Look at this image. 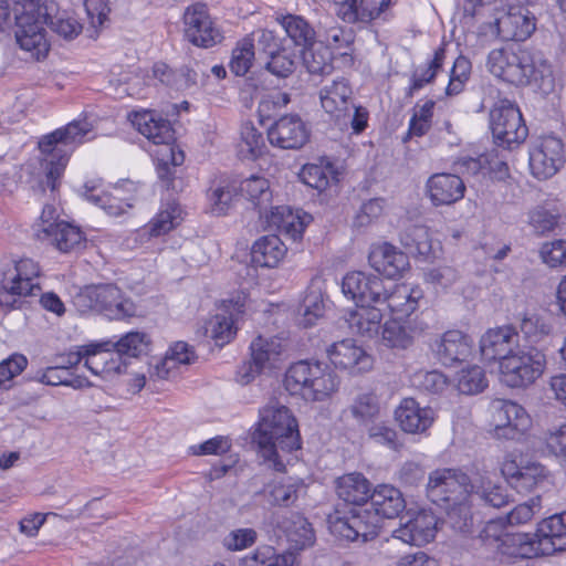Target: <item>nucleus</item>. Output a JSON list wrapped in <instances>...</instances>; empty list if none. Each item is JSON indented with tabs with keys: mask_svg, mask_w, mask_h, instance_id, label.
<instances>
[{
	"mask_svg": "<svg viewBox=\"0 0 566 566\" xmlns=\"http://www.w3.org/2000/svg\"><path fill=\"white\" fill-rule=\"evenodd\" d=\"M371 510L382 518H395L406 507L402 493L392 485L381 484L374 489L370 496Z\"/></svg>",
	"mask_w": 566,
	"mask_h": 566,
	"instance_id": "473e14b6",
	"label": "nucleus"
},
{
	"mask_svg": "<svg viewBox=\"0 0 566 566\" xmlns=\"http://www.w3.org/2000/svg\"><path fill=\"white\" fill-rule=\"evenodd\" d=\"M520 347L518 332L510 325L490 328L480 339V352L484 360L499 361V366Z\"/></svg>",
	"mask_w": 566,
	"mask_h": 566,
	"instance_id": "a211bd4d",
	"label": "nucleus"
},
{
	"mask_svg": "<svg viewBox=\"0 0 566 566\" xmlns=\"http://www.w3.org/2000/svg\"><path fill=\"white\" fill-rule=\"evenodd\" d=\"M514 46L492 50L486 60L489 72L509 83V69H512V57H514Z\"/></svg>",
	"mask_w": 566,
	"mask_h": 566,
	"instance_id": "5fc2aeb1",
	"label": "nucleus"
},
{
	"mask_svg": "<svg viewBox=\"0 0 566 566\" xmlns=\"http://www.w3.org/2000/svg\"><path fill=\"white\" fill-rule=\"evenodd\" d=\"M416 328L409 322L394 318L385 322L381 328V344L391 349H407L412 346Z\"/></svg>",
	"mask_w": 566,
	"mask_h": 566,
	"instance_id": "4c0bfd02",
	"label": "nucleus"
},
{
	"mask_svg": "<svg viewBox=\"0 0 566 566\" xmlns=\"http://www.w3.org/2000/svg\"><path fill=\"white\" fill-rule=\"evenodd\" d=\"M84 198L95 206L102 208L111 217H119L124 214L127 209L134 207V197H124V190H136L134 182L127 180L120 186L114 187L113 192L96 193V186L84 185Z\"/></svg>",
	"mask_w": 566,
	"mask_h": 566,
	"instance_id": "b1692460",
	"label": "nucleus"
},
{
	"mask_svg": "<svg viewBox=\"0 0 566 566\" xmlns=\"http://www.w3.org/2000/svg\"><path fill=\"white\" fill-rule=\"evenodd\" d=\"M40 275V266L31 259H21L15 263V275L10 279L17 284L13 290L28 295H36L40 291V284L36 282Z\"/></svg>",
	"mask_w": 566,
	"mask_h": 566,
	"instance_id": "a19ab883",
	"label": "nucleus"
},
{
	"mask_svg": "<svg viewBox=\"0 0 566 566\" xmlns=\"http://www.w3.org/2000/svg\"><path fill=\"white\" fill-rule=\"evenodd\" d=\"M564 163V144L554 136L539 138L530 150V168L537 179L553 177Z\"/></svg>",
	"mask_w": 566,
	"mask_h": 566,
	"instance_id": "4468645a",
	"label": "nucleus"
},
{
	"mask_svg": "<svg viewBox=\"0 0 566 566\" xmlns=\"http://www.w3.org/2000/svg\"><path fill=\"white\" fill-rule=\"evenodd\" d=\"M499 553L514 558L544 556L536 535L531 533H506L492 539Z\"/></svg>",
	"mask_w": 566,
	"mask_h": 566,
	"instance_id": "c85d7f7f",
	"label": "nucleus"
},
{
	"mask_svg": "<svg viewBox=\"0 0 566 566\" xmlns=\"http://www.w3.org/2000/svg\"><path fill=\"white\" fill-rule=\"evenodd\" d=\"M545 353L532 345L520 346L499 366L502 381L511 388H526L541 378L546 369Z\"/></svg>",
	"mask_w": 566,
	"mask_h": 566,
	"instance_id": "0eeeda50",
	"label": "nucleus"
},
{
	"mask_svg": "<svg viewBox=\"0 0 566 566\" xmlns=\"http://www.w3.org/2000/svg\"><path fill=\"white\" fill-rule=\"evenodd\" d=\"M310 138V132L303 119L296 114L280 117L269 129L271 145L282 149H300Z\"/></svg>",
	"mask_w": 566,
	"mask_h": 566,
	"instance_id": "6ab92c4d",
	"label": "nucleus"
},
{
	"mask_svg": "<svg viewBox=\"0 0 566 566\" xmlns=\"http://www.w3.org/2000/svg\"><path fill=\"white\" fill-rule=\"evenodd\" d=\"M385 208V200L381 198H373L364 202L354 218V227L365 228L377 221Z\"/></svg>",
	"mask_w": 566,
	"mask_h": 566,
	"instance_id": "774afa93",
	"label": "nucleus"
},
{
	"mask_svg": "<svg viewBox=\"0 0 566 566\" xmlns=\"http://www.w3.org/2000/svg\"><path fill=\"white\" fill-rule=\"evenodd\" d=\"M342 291L357 306H371V304L381 303L386 292V283L378 275L355 271L344 276Z\"/></svg>",
	"mask_w": 566,
	"mask_h": 566,
	"instance_id": "dca6fc26",
	"label": "nucleus"
},
{
	"mask_svg": "<svg viewBox=\"0 0 566 566\" xmlns=\"http://www.w3.org/2000/svg\"><path fill=\"white\" fill-rule=\"evenodd\" d=\"M13 12L18 44L24 51H34L38 59L49 50L45 24L64 39H73L81 32V25L74 19L52 17L46 6L34 0H17Z\"/></svg>",
	"mask_w": 566,
	"mask_h": 566,
	"instance_id": "f03ea898",
	"label": "nucleus"
},
{
	"mask_svg": "<svg viewBox=\"0 0 566 566\" xmlns=\"http://www.w3.org/2000/svg\"><path fill=\"white\" fill-rule=\"evenodd\" d=\"M352 88L345 78L335 80L319 92L321 104L337 125H347L350 117Z\"/></svg>",
	"mask_w": 566,
	"mask_h": 566,
	"instance_id": "5701e85b",
	"label": "nucleus"
},
{
	"mask_svg": "<svg viewBox=\"0 0 566 566\" xmlns=\"http://www.w3.org/2000/svg\"><path fill=\"white\" fill-rule=\"evenodd\" d=\"M395 418L405 432L421 433L433 423L434 411L430 407H421L413 398H405L395 410Z\"/></svg>",
	"mask_w": 566,
	"mask_h": 566,
	"instance_id": "cd10ccee",
	"label": "nucleus"
},
{
	"mask_svg": "<svg viewBox=\"0 0 566 566\" xmlns=\"http://www.w3.org/2000/svg\"><path fill=\"white\" fill-rule=\"evenodd\" d=\"M426 192L433 206H450L464 197L465 185L457 174H433L426 182Z\"/></svg>",
	"mask_w": 566,
	"mask_h": 566,
	"instance_id": "393cba45",
	"label": "nucleus"
},
{
	"mask_svg": "<svg viewBox=\"0 0 566 566\" xmlns=\"http://www.w3.org/2000/svg\"><path fill=\"white\" fill-rule=\"evenodd\" d=\"M91 132L92 124L86 119L73 120L65 127L59 128L40 139L39 148L43 155L41 160L43 178L39 180L40 191L45 192L46 189H50L54 192L57 190L70 154L77 145L87 139Z\"/></svg>",
	"mask_w": 566,
	"mask_h": 566,
	"instance_id": "7ed1b4c3",
	"label": "nucleus"
},
{
	"mask_svg": "<svg viewBox=\"0 0 566 566\" xmlns=\"http://www.w3.org/2000/svg\"><path fill=\"white\" fill-rule=\"evenodd\" d=\"M471 484L465 473L453 469H438L429 475L427 496L441 509L449 504H459L470 497Z\"/></svg>",
	"mask_w": 566,
	"mask_h": 566,
	"instance_id": "9d476101",
	"label": "nucleus"
},
{
	"mask_svg": "<svg viewBox=\"0 0 566 566\" xmlns=\"http://www.w3.org/2000/svg\"><path fill=\"white\" fill-rule=\"evenodd\" d=\"M457 387L461 394L476 395L488 387V380L483 368L471 366L461 369L457 375Z\"/></svg>",
	"mask_w": 566,
	"mask_h": 566,
	"instance_id": "603ef678",
	"label": "nucleus"
},
{
	"mask_svg": "<svg viewBox=\"0 0 566 566\" xmlns=\"http://www.w3.org/2000/svg\"><path fill=\"white\" fill-rule=\"evenodd\" d=\"M251 357L263 369H272L282 360L284 346L280 338L258 336L250 345Z\"/></svg>",
	"mask_w": 566,
	"mask_h": 566,
	"instance_id": "e433bc0d",
	"label": "nucleus"
},
{
	"mask_svg": "<svg viewBox=\"0 0 566 566\" xmlns=\"http://www.w3.org/2000/svg\"><path fill=\"white\" fill-rule=\"evenodd\" d=\"M284 531L291 546L295 549H304L314 544V530L302 515H292L291 520L285 523Z\"/></svg>",
	"mask_w": 566,
	"mask_h": 566,
	"instance_id": "37998d69",
	"label": "nucleus"
},
{
	"mask_svg": "<svg viewBox=\"0 0 566 566\" xmlns=\"http://www.w3.org/2000/svg\"><path fill=\"white\" fill-rule=\"evenodd\" d=\"M129 119L148 140L163 146L158 154L157 174L165 182V187L170 188L175 178V168L185 160L184 153L174 146L175 136L170 122L155 111L148 109L130 114Z\"/></svg>",
	"mask_w": 566,
	"mask_h": 566,
	"instance_id": "20e7f679",
	"label": "nucleus"
},
{
	"mask_svg": "<svg viewBox=\"0 0 566 566\" xmlns=\"http://www.w3.org/2000/svg\"><path fill=\"white\" fill-rule=\"evenodd\" d=\"M471 69V62L465 56L460 55L455 59L450 74V81L447 86L448 95H457L462 92L465 82L470 77Z\"/></svg>",
	"mask_w": 566,
	"mask_h": 566,
	"instance_id": "338daca9",
	"label": "nucleus"
},
{
	"mask_svg": "<svg viewBox=\"0 0 566 566\" xmlns=\"http://www.w3.org/2000/svg\"><path fill=\"white\" fill-rule=\"evenodd\" d=\"M180 207L169 201L147 224V230L151 237L166 234L174 229L180 219Z\"/></svg>",
	"mask_w": 566,
	"mask_h": 566,
	"instance_id": "3c124183",
	"label": "nucleus"
},
{
	"mask_svg": "<svg viewBox=\"0 0 566 566\" xmlns=\"http://www.w3.org/2000/svg\"><path fill=\"white\" fill-rule=\"evenodd\" d=\"M268 488L272 504L290 506L297 500L298 491L303 488V482L300 479L287 478L274 482Z\"/></svg>",
	"mask_w": 566,
	"mask_h": 566,
	"instance_id": "09e8293b",
	"label": "nucleus"
},
{
	"mask_svg": "<svg viewBox=\"0 0 566 566\" xmlns=\"http://www.w3.org/2000/svg\"><path fill=\"white\" fill-rule=\"evenodd\" d=\"M241 196L249 200L260 213L266 211L271 205L272 191L269 180L261 176H251L241 181L239 187Z\"/></svg>",
	"mask_w": 566,
	"mask_h": 566,
	"instance_id": "58836bf2",
	"label": "nucleus"
},
{
	"mask_svg": "<svg viewBox=\"0 0 566 566\" xmlns=\"http://www.w3.org/2000/svg\"><path fill=\"white\" fill-rule=\"evenodd\" d=\"M303 65L311 74L326 75L331 74L334 70L332 64V52L328 48L307 46L302 50Z\"/></svg>",
	"mask_w": 566,
	"mask_h": 566,
	"instance_id": "de8ad7c7",
	"label": "nucleus"
},
{
	"mask_svg": "<svg viewBox=\"0 0 566 566\" xmlns=\"http://www.w3.org/2000/svg\"><path fill=\"white\" fill-rule=\"evenodd\" d=\"M36 238L41 241L49 242L61 252L67 253L82 244L84 235L82 231L65 221L59 224H45L36 231Z\"/></svg>",
	"mask_w": 566,
	"mask_h": 566,
	"instance_id": "7c9ffc66",
	"label": "nucleus"
},
{
	"mask_svg": "<svg viewBox=\"0 0 566 566\" xmlns=\"http://www.w3.org/2000/svg\"><path fill=\"white\" fill-rule=\"evenodd\" d=\"M185 34L195 45L211 48L223 39L220 30L214 25L208 8L203 3L189 7L184 15Z\"/></svg>",
	"mask_w": 566,
	"mask_h": 566,
	"instance_id": "2eb2a0df",
	"label": "nucleus"
},
{
	"mask_svg": "<svg viewBox=\"0 0 566 566\" xmlns=\"http://www.w3.org/2000/svg\"><path fill=\"white\" fill-rule=\"evenodd\" d=\"M535 535L544 556L566 551V528L557 521V516L552 515L541 521Z\"/></svg>",
	"mask_w": 566,
	"mask_h": 566,
	"instance_id": "72a5a7b5",
	"label": "nucleus"
},
{
	"mask_svg": "<svg viewBox=\"0 0 566 566\" xmlns=\"http://www.w3.org/2000/svg\"><path fill=\"white\" fill-rule=\"evenodd\" d=\"M256 541L258 532L254 528H235L223 537L222 545L229 552H239L250 548Z\"/></svg>",
	"mask_w": 566,
	"mask_h": 566,
	"instance_id": "69168bd1",
	"label": "nucleus"
},
{
	"mask_svg": "<svg viewBox=\"0 0 566 566\" xmlns=\"http://www.w3.org/2000/svg\"><path fill=\"white\" fill-rule=\"evenodd\" d=\"M269 221L279 231L287 234L293 240H297L302 237L304 231V224L300 217L294 214L289 207H274L271 209Z\"/></svg>",
	"mask_w": 566,
	"mask_h": 566,
	"instance_id": "a18cd8bd",
	"label": "nucleus"
},
{
	"mask_svg": "<svg viewBox=\"0 0 566 566\" xmlns=\"http://www.w3.org/2000/svg\"><path fill=\"white\" fill-rule=\"evenodd\" d=\"M150 346V337L143 332H129L122 336L117 342H112V347L118 353L129 357H138L147 354Z\"/></svg>",
	"mask_w": 566,
	"mask_h": 566,
	"instance_id": "8fccbe9b",
	"label": "nucleus"
},
{
	"mask_svg": "<svg viewBox=\"0 0 566 566\" xmlns=\"http://www.w3.org/2000/svg\"><path fill=\"white\" fill-rule=\"evenodd\" d=\"M337 496L354 505L365 504L371 496V483L359 472L347 473L336 480Z\"/></svg>",
	"mask_w": 566,
	"mask_h": 566,
	"instance_id": "2f4dec72",
	"label": "nucleus"
},
{
	"mask_svg": "<svg viewBox=\"0 0 566 566\" xmlns=\"http://www.w3.org/2000/svg\"><path fill=\"white\" fill-rule=\"evenodd\" d=\"M491 424L499 439L520 440L531 427V418L518 403L494 399L490 405Z\"/></svg>",
	"mask_w": 566,
	"mask_h": 566,
	"instance_id": "f8f14e48",
	"label": "nucleus"
},
{
	"mask_svg": "<svg viewBox=\"0 0 566 566\" xmlns=\"http://www.w3.org/2000/svg\"><path fill=\"white\" fill-rule=\"evenodd\" d=\"M369 264L388 279H397L409 269L408 255L388 242L373 244L368 255Z\"/></svg>",
	"mask_w": 566,
	"mask_h": 566,
	"instance_id": "4be33fe9",
	"label": "nucleus"
},
{
	"mask_svg": "<svg viewBox=\"0 0 566 566\" xmlns=\"http://www.w3.org/2000/svg\"><path fill=\"white\" fill-rule=\"evenodd\" d=\"M447 512V520L450 526L460 533L470 532L473 526V515L467 501L459 504H449L442 507Z\"/></svg>",
	"mask_w": 566,
	"mask_h": 566,
	"instance_id": "4d7b16f0",
	"label": "nucleus"
},
{
	"mask_svg": "<svg viewBox=\"0 0 566 566\" xmlns=\"http://www.w3.org/2000/svg\"><path fill=\"white\" fill-rule=\"evenodd\" d=\"M382 317V311L376 306H357L345 319L353 334L373 338L379 333Z\"/></svg>",
	"mask_w": 566,
	"mask_h": 566,
	"instance_id": "f704fd0d",
	"label": "nucleus"
},
{
	"mask_svg": "<svg viewBox=\"0 0 566 566\" xmlns=\"http://www.w3.org/2000/svg\"><path fill=\"white\" fill-rule=\"evenodd\" d=\"M520 332L525 342L534 346L549 334L551 327L537 315H525L520 322Z\"/></svg>",
	"mask_w": 566,
	"mask_h": 566,
	"instance_id": "052dcab7",
	"label": "nucleus"
},
{
	"mask_svg": "<svg viewBox=\"0 0 566 566\" xmlns=\"http://www.w3.org/2000/svg\"><path fill=\"white\" fill-rule=\"evenodd\" d=\"M422 297V291L419 287H411L408 284H386V292L380 304H387V308L392 313L402 316H409L417 307Z\"/></svg>",
	"mask_w": 566,
	"mask_h": 566,
	"instance_id": "c756f323",
	"label": "nucleus"
},
{
	"mask_svg": "<svg viewBox=\"0 0 566 566\" xmlns=\"http://www.w3.org/2000/svg\"><path fill=\"white\" fill-rule=\"evenodd\" d=\"M349 411L359 423L371 422L380 413L379 398L371 391L358 394L349 406Z\"/></svg>",
	"mask_w": 566,
	"mask_h": 566,
	"instance_id": "49530a36",
	"label": "nucleus"
},
{
	"mask_svg": "<svg viewBox=\"0 0 566 566\" xmlns=\"http://www.w3.org/2000/svg\"><path fill=\"white\" fill-rule=\"evenodd\" d=\"M284 385L292 395H300L307 401H323L336 391L338 379L318 361L300 360L286 370Z\"/></svg>",
	"mask_w": 566,
	"mask_h": 566,
	"instance_id": "39448f33",
	"label": "nucleus"
},
{
	"mask_svg": "<svg viewBox=\"0 0 566 566\" xmlns=\"http://www.w3.org/2000/svg\"><path fill=\"white\" fill-rule=\"evenodd\" d=\"M331 532L347 541L366 543L376 538L381 521L371 509H354L346 515L329 517Z\"/></svg>",
	"mask_w": 566,
	"mask_h": 566,
	"instance_id": "9b49d317",
	"label": "nucleus"
},
{
	"mask_svg": "<svg viewBox=\"0 0 566 566\" xmlns=\"http://www.w3.org/2000/svg\"><path fill=\"white\" fill-rule=\"evenodd\" d=\"M254 60V45L251 39L241 40L232 51L230 70L237 75L242 76L250 70Z\"/></svg>",
	"mask_w": 566,
	"mask_h": 566,
	"instance_id": "bf43d9fd",
	"label": "nucleus"
},
{
	"mask_svg": "<svg viewBox=\"0 0 566 566\" xmlns=\"http://www.w3.org/2000/svg\"><path fill=\"white\" fill-rule=\"evenodd\" d=\"M210 331L217 345L228 344L237 333L233 313L229 312V315L216 314L210 322Z\"/></svg>",
	"mask_w": 566,
	"mask_h": 566,
	"instance_id": "0e129e2a",
	"label": "nucleus"
},
{
	"mask_svg": "<svg viewBox=\"0 0 566 566\" xmlns=\"http://www.w3.org/2000/svg\"><path fill=\"white\" fill-rule=\"evenodd\" d=\"M490 127L497 146L511 148L523 143L528 129L518 107L509 99H500L490 112Z\"/></svg>",
	"mask_w": 566,
	"mask_h": 566,
	"instance_id": "1a4fd4ad",
	"label": "nucleus"
},
{
	"mask_svg": "<svg viewBox=\"0 0 566 566\" xmlns=\"http://www.w3.org/2000/svg\"><path fill=\"white\" fill-rule=\"evenodd\" d=\"M491 28L503 41H524L535 30V22L534 17L524 7L501 6L494 8Z\"/></svg>",
	"mask_w": 566,
	"mask_h": 566,
	"instance_id": "ddd939ff",
	"label": "nucleus"
},
{
	"mask_svg": "<svg viewBox=\"0 0 566 566\" xmlns=\"http://www.w3.org/2000/svg\"><path fill=\"white\" fill-rule=\"evenodd\" d=\"M84 367L104 380L122 374L126 364L112 347V340L84 345Z\"/></svg>",
	"mask_w": 566,
	"mask_h": 566,
	"instance_id": "f3484780",
	"label": "nucleus"
},
{
	"mask_svg": "<svg viewBox=\"0 0 566 566\" xmlns=\"http://www.w3.org/2000/svg\"><path fill=\"white\" fill-rule=\"evenodd\" d=\"M327 356L336 368L348 370L353 375L366 373L374 365L371 355L353 339L332 344L327 348Z\"/></svg>",
	"mask_w": 566,
	"mask_h": 566,
	"instance_id": "aec40b11",
	"label": "nucleus"
},
{
	"mask_svg": "<svg viewBox=\"0 0 566 566\" xmlns=\"http://www.w3.org/2000/svg\"><path fill=\"white\" fill-rule=\"evenodd\" d=\"M401 243L412 252L426 255L431 250L428 230L422 226H412L400 235Z\"/></svg>",
	"mask_w": 566,
	"mask_h": 566,
	"instance_id": "e2e57ef3",
	"label": "nucleus"
},
{
	"mask_svg": "<svg viewBox=\"0 0 566 566\" xmlns=\"http://www.w3.org/2000/svg\"><path fill=\"white\" fill-rule=\"evenodd\" d=\"M509 72V83L516 86L534 84L547 93L553 87V73L549 63L538 52L516 46Z\"/></svg>",
	"mask_w": 566,
	"mask_h": 566,
	"instance_id": "6e6552de",
	"label": "nucleus"
},
{
	"mask_svg": "<svg viewBox=\"0 0 566 566\" xmlns=\"http://www.w3.org/2000/svg\"><path fill=\"white\" fill-rule=\"evenodd\" d=\"M390 3L391 0H344L337 4L336 14L346 23L368 24L385 15Z\"/></svg>",
	"mask_w": 566,
	"mask_h": 566,
	"instance_id": "bb28decb",
	"label": "nucleus"
},
{
	"mask_svg": "<svg viewBox=\"0 0 566 566\" xmlns=\"http://www.w3.org/2000/svg\"><path fill=\"white\" fill-rule=\"evenodd\" d=\"M446 57V50L439 48L434 51L433 59L430 61L426 69H418L412 73L411 83L407 91V96L411 97L413 94L421 90L426 84L433 81L438 70L442 66Z\"/></svg>",
	"mask_w": 566,
	"mask_h": 566,
	"instance_id": "864d4df0",
	"label": "nucleus"
},
{
	"mask_svg": "<svg viewBox=\"0 0 566 566\" xmlns=\"http://www.w3.org/2000/svg\"><path fill=\"white\" fill-rule=\"evenodd\" d=\"M471 494L485 504L497 509L509 503V494L505 488L492 482L486 476H480L472 482L470 495Z\"/></svg>",
	"mask_w": 566,
	"mask_h": 566,
	"instance_id": "79ce46f5",
	"label": "nucleus"
},
{
	"mask_svg": "<svg viewBox=\"0 0 566 566\" xmlns=\"http://www.w3.org/2000/svg\"><path fill=\"white\" fill-rule=\"evenodd\" d=\"M472 346L473 340L468 334L450 329L434 340L433 350L444 366H451L464 361L471 355Z\"/></svg>",
	"mask_w": 566,
	"mask_h": 566,
	"instance_id": "a878e982",
	"label": "nucleus"
},
{
	"mask_svg": "<svg viewBox=\"0 0 566 566\" xmlns=\"http://www.w3.org/2000/svg\"><path fill=\"white\" fill-rule=\"evenodd\" d=\"M73 304L81 314L98 313L111 319H124L136 314V306L114 283L90 284L73 296Z\"/></svg>",
	"mask_w": 566,
	"mask_h": 566,
	"instance_id": "423d86ee",
	"label": "nucleus"
},
{
	"mask_svg": "<svg viewBox=\"0 0 566 566\" xmlns=\"http://www.w3.org/2000/svg\"><path fill=\"white\" fill-rule=\"evenodd\" d=\"M438 518L431 512L421 510L411 520L392 532V537L405 544L423 546L436 537Z\"/></svg>",
	"mask_w": 566,
	"mask_h": 566,
	"instance_id": "412c9836",
	"label": "nucleus"
},
{
	"mask_svg": "<svg viewBox=\"0 0 566 566\" xmlns=\"http://www.w3.org/2000/svg\"><path fill=\"white\" fill-rule=\"evenodd\" d=\"M285 253L286 247L282 240L277 235L271 234L254 242L251 256L258 266L274 268L283 260Z\"/></svg>",
	"mask_w": 566,
	"mask_h": 566,
	"instance_id": "c9c22d12",
	"label": "nucleus"
},
{
	"mask_svg": "<svg viewBox=\"0 0 566 566\" xmlns=\"http://www.w3.org/2000/svg\"><path fill=\"white\" fill-rule=\"evenodd\" d=\"M279 21L286 35L296 46L306 49L314 44L316 32L303 17L287 14L283 15Z\"/></svg>",
	"mask_w": 566,
	"mask_h": 566,
	"instance_id": "ea45409f",
	"label": "nucleus"
},
{
	"mask_svg": "<svg viewBox=\"0 0 566 566\" xmlns=\"http://www.w3.org/2000/svg\"><path fill=\"white\" fill-rule=\"evenodd\" d=\"M545 478V468L539 463H527L522 465L521 472L512 486L520 493L531 492Z\"/></svg>",
	"mask_w": 566,
	"mask_h": 566,
	"instance_id": "13d9d810",
	"label": "nucleus"
},
{
	"mask_svg": "<svg viewBox=\"0 0 566 566\" xmlns=\"http://www.w3.org/2000/svg\"><path fill=\"white\" fill-rule=\"evenodd\" d=\"M242 151L247 150L250 157L261 156L265 149V139L253 123H243L240 130Z\"/></svg>",
	"mask_w": 566,
	"mask_h": 566,
	"instance_id": "680f3d73",
	"label": "nucleus"
},
{
	"mask_svg": "<svg viewBox=\"0 0 566 566\" xmlns=\"http://www.w3.org/2000/svg\"><path fill=\"white\" fill-rule=\"evenodd\" d=\"M297 57L294 53L286 49L279 51H270L269 61L265 69L277 77L285 78L290 76L296 69Z\"/></svg>",
	"mask_w": 566,
	"mask_h": 566,
	"instance_id": "6e6d98bb",
	"label": "nucleus"
},
{
	"mask_svg": "<svg viewBox=\"0 0 566 566\" xmlns=\"http://www.w3.org/2000/svg\"><path fill=\"white\" fill-rule=\"evenodd\" d=\"M258 428L253 441L261 455L275 471L285 469L280 451L292 452L301 448L298 424L287 407L276 400H270L259 411Z\"/></svg>",
	"mask_w": 566,
	"mask_h": 566,
	"instance_id": "f257e3e1",
	"label": "nucleus"
},
{
	"mask_svg": "<svg viewBox=\"0 0 566 566\" xmlns=\"http://www.w3.org/2000/svg\"><path fill=\"white\" fill-rule=\"evenodd\" d=\"M300 178L308 187L322 192L337 181V172L329 163L326 165L307 164L302 168Z\"/></svg>",
	"mask_w": 566,
	"mask_h": 566,
	"instance_id": "c03bdc74",
	"label": "nucleus"
}]
</instances>
